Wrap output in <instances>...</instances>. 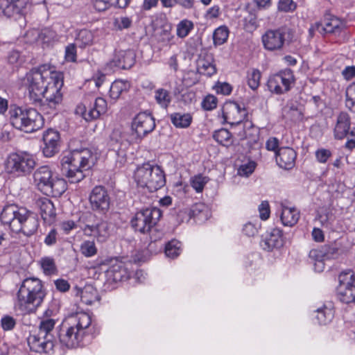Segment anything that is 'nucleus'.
I'll use <instances>...</instances> for the list:
<instances>
[{
  "instance_id": "1",
  "label": "nucleus",
  "mask_w": 355,
  "mask_h": 355,
  "mask_svg": "<svg viewBox=\"0 0 355 355\" xmlns=\"http://www.w3.org/2000/svg\"><path fill=\"white\" fill-rule=\"evenodd\" d=\"M21 84L28 90L31 99L34 102L44 97L46 105L55 109L62 101V75L52 70L49 64L33 68L23 78Z\"/></svg>"
},
{
  "instance_id": "2",
  "label": "nucleus",
  "mask_w": 355,
  "mask_h": 355,
  "mask_svg": "<svg viewBox=\"0 0 355 355\" xmlns=\"http://www.w3.org/2000/svg\"><path fill=\"white\" fill-rule=\"evenodd\" d=\"M96 159V155L89 148L71 149L62 157V171L71 183H78L84 179V172L91 168Z\"/></svg>"
},
{
  "instance_id": "3",
  "label": "nucleus",
  "mask_w": 355,
  "mask_h": 355,
  "mask_svg": "<svg viewBox=\"0 0 355 355\" xmlns=\"http://www.w3.org/2000/svg\"><path fill=\"white\" fill-rule=\"evenodd\" d=\"M3 225L8 226L13 233H22L30 236L35 233L39 226L38 220L26 208L15 204L6 205L0 214Z\"/></svg>"
},
{
  "instance_id": "4",
  "label": "nucleus",
  "mask_w": 355,
  "mask_h": 355,
  "mask_svg": "<svg viewBox=\"0 0 355 355\" xmlns=\"http://www.w3.org/2000/svg\"><path fill=\"white\" fill-rule=\"evenodd\" d=\"M45 296L46 291L40 279L26 278L22 282L17 293L15 307L24 314L35 312L42 305Z\"/></svg>"
},
{
  "instance_id": "5",
  "label": "nucleus",
  "mask_w": 355,
  "mask_h": 355,
  "mask_svg": "<svg viewBox=\"0 0 355 355\" xmlns=\"http://www.w3.org/2000/svg\"><path fill=\"white\" fill-rule=\"evenodd\" d=\"M92 318L89 314L80 312L69 319L68 324H62L60 332V343L68 348H74L81 345L87 333H92L90 329Z\"/></svg>"
},
{
  "instance_id": "6",
  "label": "nucleus",
  "mask_w": 355,
  "mask_h": 355,
  "mask_svg": "<svg viewBox=\"0 0 355 355\" xmlns=\"http://www.w3.org/2000/svg\"><path fill=\"white\" fill-rule=\"evenodd\" d=\"M9 114L13 127L27 133L37 131L44 124L43 116L33 108L11 107Z\"/></svg>"
},
{
  "instance_id": "7",
  "label": "nucleus",
  "mask_w": 355,
  "mask_h": 355,
  "mask_svg": "<svg viewBox=\"0 0 355 355\" xmlns=\"http://www.w3.org/2000/svg\"><path fill=\"white\" fill-rule=\"evenodd\" d=\"M33 184L41 192L46 196H59L67 189L64 179L53 176V172L48 166H42L33 173Z\"/></svg>"
},
{
  "instance_id": "8",
  "label": "nucleus",
  "mask_w": 355,
  "mask_h": 355,
  "mask_svg": "<svg viewBox=\"0 0 355 355\" xmlns=\"http://www.w3.org/2000/svg\"><path fill=\"white\" fill-rule=\"evenodd\" d=\"M134 178L141 187H146L150 192L164 186L165 175L160 166L145 163L139 166L135 171Z\"/></svg>"
},
{
  "instance_id": "9",
  "label": "nucleus",
  "mask_w": 355,
  "mask_h": 355,
  "mask_svg": "<svg viewBox=\"0 0 355 355\" xmlns=\"http://www.w3.org/2000/svg\"><path fill=\"white\" fill-rule=\"evenodd\" d=\"M36 165L33 155L26 151L12 153L7 157L4 167L6 173L16 176L30 173Z\"/></svg>"
},
{
  "instance_id": "10",
  "label": "nucleus",
  "mask_w": 355,
  "mask_h": 355,
  "mask_svg": "<svg viewBox=\"0 0 355 355\" xmlns=\"http://www.w3.org/2000/svg\"><path fill=\"white\" fill-rule=\"evenodd\" d=\"M162 216L159 209L156 207L147 208L137 211L132 218V227L137 232L146 234L152 230Z\"/></svg>"
},
{
  "instance_id": "11",
  "label": "nucleus",
  "mask_w": 355,
  "mask_h": 355,
  "mask_svg": "<svg viewBox=\"0 0 355 355\" xmlns=\"http://www.w3.org/2000/svg\"><path fill=\"white\" fill-rule=\"evenodd\" d=\"M295 80L293 71L290 69H284L269 76L267 87L270 92L282 94L291 89Z\"/></svg>"
},
{
  "instance_id": "12",
  "label": "nucleus",
  "mask_w": 355,
  "mask_h": 355,
  "mask_svg": "<svg viewBox=\"0 0 355 355\" xmlns=\"http://www.w3.org/2000/svg\"><path fill=\"white\" fill-rule=\"evenodd\" d=\"M337 296L345 304L355 302V274L352 270L341 272L338 276Z\"/></svg>"
},
{
  "instance_id": "13",
  "label": "nucleus",
  "mask_w": 355,
  "mask_h": 355,
  "mask_svg": "<svg viewBox=\"0 0 355 355\" xmlns=\"http://www.w3.org/2000/svg\"><path fill=\"white\" fill-rule=\"evenodd\" d=\"M131 128L136 138L142 139L155 129V119L150 113L139 112L133 118Z\"/></svg>"
},
{
  "instance_id": "14",
  "label": "nucleus",
  "mask_w": 355,
  "mask_h": 355,
  "mask_svg": "<svg viewBox=\"0 0 355 355\" xmlns=\"http://www.w3.org/2000/svg\"><path fill=\"white\" fill-rule=\"evenodd\" d=\"M286 41V32L280 28L267 30L261 36L263 46L268 51L282 50Z\"/></svg>"
},
{
  "instance_id": "15",
  "label": "nucleus",
  "mask_w": 355,
  "mask_h": 355,
  "mask_svg": "<svg viewBox=\"0 0 355 355\" xmlns=\"http://www.w3.org/2000/svg\"><path fill=\"white\" fill-rule=\"evenodd\" d=\"M107 104L106 101L101 97L96 98L93 105L88 109L83 104L77 105L75 112L81 116L85 121H89L98 119L101 114L106 112Z\"/></svg>"
},
{
  "instance_id": "16",
  "label": "nucleus",
  "mask_w": 355,
  "mask_h": 355,
  "mask_svg": "<svg viewBox=\"0 0 355 355\" xmlns=\"http://www.w3.org/2000/svg\"><path fill=\"white\" fill-rule=\"evenodd\" d=\"M28 344L33 352L49 353L53 349V336H46L36 331L28 336Z\"/></svg>"
},
{
  "instance_id": "17",
  "label": "nucleus",
  "mask_w": 355,
  "mask_h": 355,
  "mask_svg": "<svg viewBox=\"0 0 355 355\" xmlns=\"http://www.w3.org/2000/svg\"><path fill=\"white\" fill-rule=\"evenodd\" d=\"M338 249L335 247L324 245L317 249H313L309 252L311 259L315 261L314 269L320 272L324 268V260L334 259L337 254Z\"/></svg>"
},
{
  "instance_id": "18",
  "label": "nucleus",
  "mask_w": 355,
  "mask_h": 355,
  "mask_svg": "<svg viewBox=\"0 0 355 355\" xmlns=\"http://www.w3.org/2000/svg\"><path fill=\"white\" fill-rule=\"evenodd\" d=\"M336 139H343L347 137H355V127L351 126V118L346 112H340L336 119L334 128Z\"/></svg>"
},
{
  "instance_id": "19",
  "label": "nucleus",
  "mask_w": 355,
  "mask_h": 355,
  "mask_svg": "<svg viewBox=\"0 0 355 355\" xmlns=\"http://www.w3.org/2000/svg\"><path fill=\"white\" fill-rule=\"evenodd\" d=\"M30 6V0H0V10L7 17L24 15Z\"/></svg>"
},
{
  "instance_id": "20",
  "label": "nucleus",
  "mask_w": 355,
  "mask_h": 355,
  "mask_svg": "<svg viewBox=\"0 0 355 355\" xmlns=\"http://www.w3.org/2000/svg\"><path fill=\"white\" fill-rule=\"evenodd\" d=\"M222 115L226 123L235 125L244 120L246 116V110L237 103L229 102L223 105Z\"/></svg>"
},
{
  "instance_id": "21",
  "label": "nucleus",
  "mask_w": 355,
  "mask_h": 355,
  "mask_svg": "<svg viewBox=\"0 0 355 355\" xmlns=\"http://www.w3.org/2000/svg\"><path fill=\"white\" fill-rule=\"evenodd\" d=\"M136 54L133 50L119 51L115 53L113 58L107 63L111 69L131 68L135 63Z\"/></svg>"
},
{
  "instance_id": "22",
  "label": "nucleus",
  "mask_w": 355,
  "mask_h": 355,
  "mask_svg": "<svg viewBox=\"0 0 355 355\" xmlns=\"http://www.w3.org/2000/svg\"><path fill=\"white\" fill-rule=\"evenodd\" d=\"M92 209L94 211L105 213L110 207V197L103 187H96L89 196Z\"/></svg>"
},
{
  "instance_id": "23",
  "label": "nucleus",
  "mask_w": 355,
  "mask_h": 355,
  "mask_svg": "<svg viewBox=\"0 0 355 355\" xmlns=\"http://www.w3.org/2000/svg\"><path fill=\"white\" fill-rule=\"evenodd\" d=\"M60 134L57 130L48 129L43 135V153L46 157H51L59 151Z\"/></svg>"
},
{
  "instance_id": "24",
  "label": "nucleus",
  "mask_w": 355,
  "mask_h": 355,
  "mask_svg": "<svg viewBox=\"0 0 355 355\" xmlns=\"http://www.w3.org/2000/svg\"><path fill=\"white\" fill-rule=\"evenodd\" d=\"M296 157V151L290 147L280 148L276 153V162L278 166L286 170L294 167Z\"/></svg>"
},
{
  "instance_id": "25",
  "label": "nucleus",
  "mask_w": 355,
  "mask_h": 355,
  "mask_svg": "<svg viewBox=\"0 0 355 355\" xmlns=\"http://www.w3.org/2000/svg\"><path fill=\"white\" fill-rule=\"evenodd\" d=\"M283 234L279 228H273L266 232L261 241V246L265 250L270 251L283 245Z\"/></svg>"
},
{
  "instance_id": "26",
  "label": "nucleus",
  "mask_w": 355,
  "mask_h": 355,
  "mask_svg": "<svg viewBox=\"0 0 355 355\" xmlns=\"http://www.w3.org/2000/svg\"><path fill=\"white\" fill-rule=\"evenodd\" d=\"M277 211L284 226L293 227L300 219V211L294 207L281 203Z\"/></svg>"
},
{
  "instance_id": "27",
  "label": "nucleus",
  "mask_w": 355,
  "mask_h": 355,
  "mask_svg": "<svg viewBox=\"0 0 355 355\" xmlns=\"http://www.w3.org/2000/svg\"><path fill=\"white\" fill-rule=\"evenodd\" d=\"M106 276L109 279L117 282L126 279L128 277V272L123 262L114 259L110 261Z\"/></svg>"
},
{
  "instance_id": "28",
  "label": "nucleus",
  "mask_w": 355,
  "mask_h": 355,
  "mask_svg": "<svg viewBox=\"0 0 355 355\" xmlns=\"http://www.w3.org/2000/svg\"><path fill=\"white\" fill-rule=\"evenodd\" d=\"M26 35L28 37H32L33 42H35L42 48L49 46L56 37L55 32L49 28H44L41 31L33 30L28 31Z\"/></svg>"
},
{
  "instance_id": "29",
  "label": "nucleus",
  "mask_w": 355,
  "mask_h": 355,
  "mask_svg": "<svg viewBox=\"0 0 355 355\" xmlns=\"http://www.w3.org/2000/svg\"><path fill=\"white\" fill-rule=\"evenodd\" d=\"M82 229L86 235H95L101 242L105 241L110 235V226L105 221H102L96 226L86 223Z\"/></svg>"
},
{
  "instance_id": "30",
  "label": "nucleus",
  "mask_w": 355,
  "mask_h": 355,
  "mask_svg": "<svg viewBox=\"0 0 355 355\" xmlns=\"http://www.w3.org/2000/svg\"><path fill=\"white\" fill-rule=\"evenodd\" d=\"M197 70L200 74L207 76H211L216 73V67L211 53H206L200 56L197 61Z\"/></svg>"
},
{
  "instance_id": "31",
  "label": "nucleus",
  "mask_w": 355,
  "mask_h": 355,
  "mask_svg": "<svg viewBox=\"0 0 355 355\" xmlns=\"http://www.w3.org/2000/svg\"><path fill=\"white\" fill-rule=\"evenodd\" d=\"M37 206L44 221L50 223L54 220L56 213L54 205L51 200L47 198H40L37 201Z\"/></svg>"
},
{
  "instance_id": "32",
  "label": "nucleus",
  "mask_w": 355,
  "mask_h": 355,
  "mask_svg": "<svg viewBox=\"0 0 355 355\" xmlns=\"http://www.w3.org/2000/svg\"><path fill=\"white\" fill-rule=\"evenodd\" d=\"M130 0H92L93 8L98 12H103L112 7L125 8Z\"/></svg>"
},
{
  "instance_id": "33",
  "label": "nucleus",
  "mask_w": 355,
  "mask_h": 355,
  "mask_svg": "<svg viewBox=\"0 0 355 355\" xmlns=\"http://www.w3.org/2000/svg\"><path fill=\"white\" fill-rule=\"evenodd\" d=\"M76 295L87 305H91L99 300L98 291L92 285H86L83 289H78Z\"/></svg>"
},
{
  "instance_id": "34",
  "label": "nucleus",
  "mask_w": 355,
  "mask_h": 355,
  "mask_svg": "<svg viewBox=\"0 0 355 355\" xmlns=\"http://www.w3.org/2000/svg\"><path fill=\"white\" fill-rule=\"evenodd\" d=\"M129 145V142L124 140L116 143L113 147L112 151L116 155V164L119 167L123 166L127 162V149Z\"/></svg>"
},
{
  "instance_id": "35",
  "label": "nucleus",
  "mask_w": 355,
  "mask_h": 355,
  "mask_svg": "<svg viewBox=\"0 0 355 355\" xmlns=\"http://www.w3.org/2000/svg\"><path fill=\"white\" fill-rule=\"evenodd\" d=\"M94 39V33L87 29L80 30L75 39L76 45L80 48H85L93 44Z\"/></svg>"
},
{
  "instance_id": "36",
  "label": "nucleus",
  "mask_w": 355,
  "mask_h": 355,
  "mask_svg": "<svg viewBox=\"0 0 355 355\" xmlns=\"http://www.w3.org/2000/svg\"><path fill=\"white\" fill-rule=\"evenodd\" d=\"M171 120L176 128H186L190 125L192 116L189 113L175 112L171 115Z\"/></svg>"
},
{
  "instance_id": "37",
  "label": "nucleus",
  "mask_w": 355,
  "mask_h": 355,
  "mask_svg": "<svg viewBox=\"0 0 355 355\" xmlns=\"http://www.w3.org/2000/svg\"><path fill=\"white\" fill-rule=\"evenodd\" d=\"M334 316V311L331 306L324 305L316 310L315 318L320 324H327L330 322Z\"/></svg>"
},
{
  "instance_id": "38",
  "label": "nucleus",
  "mask_w": 355,
  "mask_h": 355,
  "mask_svg": "<svg viewBox=\"0 0 355 355\" xmlns=\"http://www.w3.org/2000/svg\"><path fill=\"white\" fill-rule=\"evenodd\" d=\"M343 26V24L338 18L332 17L324 20L322 30L327 33H336L339 32Z\"/></svg>"
},
{
  "instance_id": "39",
  "label": "nucleus",
  "mask_w": 355,
  "mask_h": 355,
  "mask_svg": "<svg viewBox=\"0 0 355 355\" xmlns=\"http://www.w3.org/2000/svg\"><path fill=\"white\" fill-rule=\"evenodd\" d=\"M192 217L198 220H207L209 216L208 207L203 203H196L190 209Z\"/></svg>"
},
{
  "instance_id": "40",
  "label": "nucleus",
  "mask_w": 355,
  "mask_h": 355,
  "mask_svg": "<svg viewBox=\"0 0 355 355\" xmlns=\"http://www.w3.org/2000/svg\"><path fill=\"white\" fill-rule=\"evenodd\" d=\"M128 87V84L126 81L115 80L112 83L110 88V97L112 100L116 101L120 97L121 93L127 89Z\"/></svg>"
},
{
  "instance_id": "41",
  "label": "nucleus",
  "mask_w": 355,
  "mask_h": 355,
  "mask_svg": "<svg viewBox=\"0 0 355 355\" xmlns=\"http://www.w3.org/2000/svg\"><path fill=\"white\" fill-rule=\"evenodd\" d=\"M40 265L46 275H55L57 272V267L53 258L50 257H42L40 261Z\"/></svg>"
},
{
  "instance_id": "42",
  "label": "nucleus",
  "mask_w": 355,
  "mask_h": 355,
  "mask_svg": "<svg viewBox=\"0 0 355 355\" xmlns=\"http://www.w3.org/2000/svg\"><path fill=\"white\" fill-rule=\"evenodd\" d=\"M213 138L224 146H229L232 144V134L225 128L215 131Z\"/></svg>"
},
{
  "instance_id": "43",
  "label": "nucleus",
  "mask_w": 355,
  "mask_h": 355,
  "mask_svg": "<svg viewBox=\"0 0 355 355\" xmlns=\"http://www.w3.org/2000/svg\"><path fill=\"white\" fill-rule=\"evenodd\" d=\"M55 324L56 320L55 319L51 318H44L40 321L38 330L37 331L46 336H53L51 331L54 329Z\"/></svg>"
},
{
  "instance_id": "44",
  "label": "nucleus",
  "mask_w": 355,
  "mask_h": 355,
  "mask_svg": "<svg viewBox=\"0 0 355 355\" xmlns=\"http://www.w3.org/2000/svg\"><path fill=\"white\" fill-rule=\"evenodd\" d=\"M315 220L320 223L322 227L329 229L331 227L334 217L327 209H322L318 212Z\"/></svg>"
},
{
  "instance_id": "45",
  "label": "nucleus",
  "mask_w": 355,
  "mask_h": 355,
  "mask_svg": "<svg viewBox=\"0 0 355 355\" xmlns=\"http://www.w3.org/2000/svg\"><path fill=\"white\" fill-rule=\"evenodd\" d=\"M181 251V243L177 240H172L166 245L165 254L168 257L176 258Z\"/></svg>"
},
{
  "instance_id": "46",
  "label": "nucleus",
  "mask_w": 355,
  "mask_h": 355,
  "mask_svg": "<svg viewBox=\"0 0 355 355\" xmlns=\"http://www.w3.org/2000/svg\"><path fill=\"white\" fill-rule=\"evenodd\" d=\"M155 98L161 107L166 108L171 101L170 93L164 89H158L155 92Z\"/></svg>"
},
{
  "instance_id": "47",
  "label": "nucleus",
  "mask_w": 355,
  "mask_h": 355,
  "mask_svg": "<svg viewBox=\"0 0 355 355\" xmlns=\"http://www.w3.org/2000/svg\"><path fill=\"white\" fill-rule=\"evenodd\" d=\"M193 28V24L189 19L180 21L176 27L177 35L180 38L187 37Z\"/></svg>"
},
{
  "instance_id": "48",
  "label": "nucleus",
  "mask_w": 355,
  "mask_h": 355,
  "mask_svg": "<svg viewBox=\"0 0 355 355\" xmlns=\"http://www.w3.org/2000/svg\"><path fill=\"white\" fill-rule=\"evenodd\" d=\"M261 72L259 69H252L248 71L247 80L248 86L256 90L260 85Z\"/></svg>"
},
{
  "instance_id": "49",
  "label": "nucleus",
  "mask_w": 355,
  "mask_h": 355,
  "mask_svg": "<svg viewBox=\"0 0 355 355\" xmlns=\"http://www.w3.org/2000/svg\"><path fill=\"white\" fill-rule=\"evenodd\" d=\"M229 36V30L225 26H222L216 28L213 35L214 43L215 45H221L224 44Z\"/></svg>"
},
{
  "instance_id": "50",
  "label": "nucleus",
  "mask_w": 355,
  "mask_h": 355,
  "mask_svg": "<svg viewBox=\"0 0 355 355\" xmlns=\"http://www.w3.org/2000/svg\"><path fill=\"white\" fill-rule=\"evenodd\" d=\"M209 181V178L198 174L192 177L190 183L193 189L197 192L200 193L203 191L205 186Z\"/></svg>"
},
{
  "instance_id": "51",
  "label": "nucleus",
  "mask_w": 355,
  "mask_h": 355,
  "mask_svg": "<svg viewBox=\"0 0 355 355\" xmlns=\"http://www.w3.org/2000/svg\"><path fill=\"white\" fill-rule=\"evenodd\" d=\"M80 250L86 257H92L97 253V248L94 241H83L80 246Z\"/></svg>"
},
{
  "instance_id": "52",
  "label": "nucleus",
  "mask_w": 355,
  "mask_h": 355,
  "mask_svg": "<svg viewBox=\"0 0 355 355\" xmlns=\"http://www.w3.org/2000/svg\"><path fill=\"white\" fill-rule=\"evenodd\" d=\"M355 83L351 84L346 90V106L351 110L355 112Z\"/></svg>"
},
{
  "instance_id": "53",
  "label": "nucleus",
  "mask_w": 355,
  "mask_h": 355,
  "mask_svg": "<svg viewBox=\"0 0 355 355\" xmlns=\"http://www.w3.org/2000/svg\"><path fill=\"white\" fill-rule=\"evenodd\" d=\"M256 166L257 164L254 161H249L239 166L237 173L241 176L248 177L254 172Z\"/></svg>"
},
{
  "instance_id": "54",
  "label": "nucleus",
  "mask_w": 355,
  "mask_h": 355,
  "mask_svg": "<svg viewBox=\"0 0 355 355\" xmlns=\"http://www.w3.org/2000/svg\"><path fill=\"white\" fill-rule=\"evenodd\" d=\"M297 6L293 0H279L277 10L280 12H289L295 10Z\"/></svg>"
},
{
  "instance_id": "55",
  "label": "nucleus",
  "mask_w": 355,
  "mask_h": 355,
  "mask_svg": "<svg viewBox=\"0 0 355 355\" xmlns=\"http://www.w3.org/2000/svg\"><path fill=\"white\" fill-rule=\"evenodd\" d=\"M218 100L214 95H207L202 101V107L205 110H212L216 107Z\"/></svg>"
},
{
  "instance_id": "56",
  "label": "nucleus",
  "mask_w": 355,
  "mask_h": 355,
  "mask_svg": "<svg viewBox=\"0 0 355 355\" xmlns=\"http://www.w3.org/2000/svg\"><path fill=\"white\" fill-rule=\"evenodd\" d=\"M1 324L4 331H10L16 325V320L10 315H5L1 320Z\"/></svg>"
},
{
  "instance_id": "57",
  "label": "nucleus",
  "mask_w": 355,
  "mask_h": 355,
  "mask_svg": "<svg viewBox=\"0 0 355 355\" xmlns=\"http://www.w3.org/2000/svg\"><path fill=\"white\" fill-rule=\"evenodd\" d=\"M214 88L217 94L223 95H230L232 91V87L227 83L218 82Z\"/></svg>"
},
{
  "instance_id": "58",
  "label": "nucleus",
  "mask_w": 355,
  "mask_h": 355,
  "mask_svg": "<svg viewBox=\"0 0 355 355\" xmlns=\"http://www.w3.org/2000/svg\"><path fill=\"white\" fill-rule=\"evenodd\" d=\"M75 44H70L65 48V59L68 62L76 61V47Z\"/></svg>"
},
{
  "instance_id": "59",
  "label": "nucleus",
  "mask_w": 355,
  "mask_h": 355,
  "mask_svg": "<svg viewBox=\"0 0 355 355\" xmlns=\"http://www.w3.org/2000/svg\"><path fill=\"white\" fill-rule=\"evenodd\" d=\"M331 156V152L328 149L320 148L315 151L316 159L320 163H326Z\"/></svg>"
},
{
  "instance_id": "60",
  "label": "nucleus",
  "mask_w": 355,
  "mask_h": 355,
  "mask_svg": "<svg viewBox=\"0 0 355 355\" xmlns=\"http://www.w3.org/2000/svg\"><path fill=\"white\" fill-rule=\"evenodd\" d=\"M132 25V20L128 17H121L114 21V26L119 30L127 29Z\"/></svg>"
},
{
  "instance_id": "61",
  "label": "nucleus",
  "mask_w": 355,
  "mask_h": 355,
  "mask_svg": "<svg viewBox=\"0 0 355 355\" xmlns=\"http://www.w3.org/2000/svg\"><path fill=\"white\" fill-rule=\"evenodd\" d=\"M259 216L261 220H266L270 216V206L267 201H263L259 206Z\"/></svg>"
},
{
  "instance_id": "62",
  "label": "nucleus",
  "mask_w": 355,
  "mask_h": 355,
  "mask_svg": "<svg viewBox=\"0 0 355 355\" xmlns=\"http://www.w3.org/2000/svg\"><path fill=\"white\" fill-rule=\"evenodd\" d=\"M58 232L55 229H52L44 239V243L48 246L55 244L57 241Z\"/></svg>"
},
{
  "instance_id": "63",
  "label": "nucleus",
  "mask_w": 355,
  "mask_h": 355,
  "mask_svg": "<svg viewBox=\"0 0 355 355\" xmlns=\"http://www.w3.org/2000/svg\"><path fill=\"white\" fill-rule=\"evenodd\" d=\"M279 140L276 137H270L266 143V148L268 150L275 152L276 154L279 149Z\"/></svg>"
},
{
  "instance_id": "64",
  "label": "nucleus",
  "mask_w": 355,
  "mask_h": 355,
  "mask_svg": "<svg viewBox=\"0 0 355 355\" xmlns=\"http://www.w3.org/2000/svg\"><path fill=\"white\" fill-rule=\"evenodd\" d=\"M243 233L248 236H254L257 232V227L252 223H247L243 227Z\"/></svg>"
}]
</instances>
